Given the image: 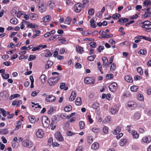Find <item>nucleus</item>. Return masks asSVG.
I'll use <instances>...</instances> for the list:
<instances>
[{"instance_id":"nucleus-1","label":"nucleus","mask_w":151,"mask_h":151,"mask_svg":"<svg viewBox=\"0 0 151 151\" xmlns=\"http://www.w3.org/2000/svg\"><path fill=\"white\" fill-rule=\"evenodd\" d=\"M60 79V76L52 77L48 80V83L49 85L52 86L55 85Z\"/></svg>"},{"instance_id":"nucleus-2","label":"nucleus","mask_w":151,"mask_h":151,"mask_svg":"<svg viewBox=\"0 0 151 151\" xmlns=\"http://www.w3.org/2000/svg\"><path fill=\"white\" fill-rule=\"evenodd\" d=\"M83 7V5L81 3H78L76 4L74 7V11L76 13L80 12Z\"/></svg>"},{"instance_id":"nucleus-3","label":"nucleus","mask_w":151,"mask_h":151,"mask_svg":"<svg viewBox=\"0 0 151 151\" xmlns=\"http://www.w3.org/2000/svg\"><path fill=\"white\" fill-rule=\"evenodd\" d=\"M95 79L93 77H88L85 78V83L86 84H94L95 83Z\"/></svg>"},{"instance_id":"nucleus-4","label":"nucleus","mask_w":151,"mask_h":151,"mask_svg":"<svg viewBox=\"0 0 151 151\" xmlns=\"http://www.w3.org/2000/svg\"><path fill=\"white\" fill-rule=\"evenodd\" d=\"M142 24H143L142 26V27L145 28L147 30L151 29V23L149 21H146L142 23Z\"/></svg>"},{"instance_id":"nucleus-5","label":"nucleus","mask_w":151,"mask_h":151,"mask_svg":"<svg viewBox=\"0 0 151 151\" xmlns=\"http://www.w3.org/2000/svg\"><path fill=\"white\" fill-rule=\"evenodd\" d=\"M22 143L23 146L28 148L32 147L33 145V143L29 140H26L23 141Z\"/></svg>"},{"instance_id":"nucleus-6","label":"nucleus","mask_w":151,"mask_h":151,"mask_svg":"<svg viewBox=\"0 0 151 151\" xmlns=\"http://www.w3.org/2000/svg\"><path fill=\"white\" fill-rule=\"evenodd\" d=\"M109 90L111 92H115L117 88V84L115 82H113L109 86Z\"/></svg>"},{"instance_id":"nucleus-7","label":"nucleus","mask_w":151,"mask_h":151,"mask_svg":"<svg viewBox=\"0 0 151 151\" xmlns=\"http://www.w3.org/2000/svg\"><path fill=\"white\" fill-rule=\"evenodd\" d=\"M102 60L103 62V66L106 68H108L109 64L107 58L105 57H103L102 58Z\"/></svg>"},{"instance_id":"nucleus-8","label":"nucleus","mask_w":151,"mask_h":151,"mask_svg":"<svg viewBox=\"0 0 151 151\" xmlns=\"http://www.w3.org/2000/svg\"><path fill=\"white\" fill-rule=\"evenodd\" d=\"M56 139L59 141H62L63 140V137H62L61 133L59 132H57L56 133L55 135Z\"/></svg>"},{"instance_id":"nucleus-9","label":"nucleus","mask_w":151,"mask_h":151,"mask_svg":"<svg viewBox=\"0 0 151 151\" xmlns=\"http://www.w3.org/2000/svg\"><path fill=\"white\" fill-rule=\"evenodd\" d=\"M118 110V107L116 106H114L111 107L110 111L112 114L114 115L117 113Z\"/></svg>"},{"instance_id":"nucleus-10","label":"nucleus","mask_w":151,"mask_h":151,"mask_svg":"<svg viewBox=\"0 0 151 151\" xmlns=\"http://www.w3.org/2000/svg\"><path fill=\"white\" fill-rule=\"evenodd\" d=\"M127 105L128 107H132V110L135 109L137 106L136 103L133 101L128 102L127 103Z\"/></svg>"},{"instance_id":"nucleus-11","label":"nucleus","mask_w":151,"mask_h":151,"mask_svg":"<svg viewBox=\"0 0 151 151\" xmlns=\"http://www.w3.org/2000/svg\"><path fill=\"white\" fill-rule=\"evenodd\" d=\"M37 136L39 138H41L44 136V134L42 130L39 129L36 133Z\"/></svg>"},{"instance_id":"nucleus-12","label":"nucleus","mask_w":151,"mask_h":151,"mask_svg":"<svg viewBox=\"0 0 151 151\" xmlns=\"http://www.w3.org/2000/svg\"><path fill=\"white\" fill-rule=\"evenodd\" d=\"M55 100V97L52 95H50L48 98H46L45 100L47 102H51L54 101Z\"/></svg>"},{"instance_id":"nucleus-13","label":"nucleus","mask_w":151,"mask_h":151,"mask_svg":"<svg viewBox=\"0 0 151 151\" xmlns=\"http://www.w3.org/2000/svg\"><path fill=\"white\" fill-rule=\"evenodd\" d=\"M56 117L55 116H53L52 118V120L51 121V123L50 124V127H52L51 129L52 130H53L55 128L56 126L55 125L54 126V127H53V126L54 123H57V122L56 121Z\"/></svg>"},{"instance_id":"nucleus-14","label":"nucleus","mask_w":151,"mask_h":151,"mask_svg":"<svg viewBox=\"0 0 151 151\" xmlns=\"http://www.w3.org/2000/svg\"><path fill=\"white\" fill-rule=\"evenodd\" d=\"M46 8L45 6H44L43 4H41L38 7V10L40 12L42 13L46 10Z\"/></svg>"},{"instance_id":"nucleus-15","label":"nucleus","mask_w":151,"mask_h":151,"mask_svg":"<svg viewBox=\"0 0 151 151\" xmlns=\"http://www.w3.org/2000/svg\"><path fill=\"white\" fill-rule=\"evenodd\" d=\"M76 96V93L75 91H73L71 94L69 98L70 101H73L74 100Z\"/></svg>"},{"instance_id":"nucleus-16","label":"nucleus","mask_w":151,"mask_h":151,"mask_svg":"<svg viewBox=\"0 0 151 151\" xmlns=\"http://www.w3.org/2000/svg\"><path fill=\"white\" fill-rule=\"evenodd\" d=\"M142 141L147 143H149L151 141V138L150 137H144L142 139Z\"/></svg>"},{"instance_id":"nucleus-17","label":"nucleus","mask_w":151,"mask_h":151,"mask_svg":"<svg viewBox=\"0 0 151 151\" xmlns=\"http://www.w3.org/2000/svg\"><path fill=\"white\" fill-rule=\"evenodd\" d=\"M65 83H61L60 86V88L62 90L63 89L64 91H66L68 90V88L67 86H65Z\"/></svg>"},{"instance_id":"nucleus-18","label":"nucleus","mask_w":151,"mask_h":151,"mask_svg":"<svg viewBox=\"0 0 151 151\" xmlns=\"http://www.w3.org/2000/svg\"><path fill=\"white\" fill-rule=\"evenodd\" d=\"M9 132L7 129H0V134H2L6 135Z\"/></svg>"},{"instance_id":"nucleus-19","label":"nucleus","mask_w":151,"mask_h":151,"mask_svg":"<svg viewBox=\"0 0 151 151\" xmlns=\"http://www.w3.org/2000/svg\"><path fill=\"white\" fill-rule=\"evenodd\" d=\"M28 118L30 123H34L36 122V118L33 116H28Z\"/></svg>"},{"instance_id":"nucleus-20","label":"nucleus","mask_w":151,"mask_h":151,"mask_svg":"<svg viewBox=\"0 0 151 151\" xmlns=\"http://www.w3.org/2000/svg\"><path fill=\"white\" fill-rule=\"evenodd\" d=\"M55 30H52L49 32L45 34L44 35V37H49L51 35L55 34Z\"/></svg>"},{"instance_id":"nucleus-21","label":"nucleus","mask_w":151,"mask_h":151,"mask_svg":"<svg viewBox=\"0 0 151 151\" xmlns=\"http://www.w3.org/2000/svg\"><path fill=\"white\" fill-rule=\"evenodd\" d=\"M95 22L94 18H92L90 21V26H92L93 25V28H95L97 26L96 24H94Z\"/></svg>"},{"instance_id":"nucleus-22","label":"nucleus","mask_w":151,"mask_h":151,"mask_svg":"<svg viewBox=\"0 0 151 151\" xmlns=\"http://www.w3.org/2000/svg\"><path fill=\"white\" fill-rule=\"evenodd\" d=\"M75 104L77 105H80L81 104V97H78L76 100Z\"/></svg>"},{"instance_id":"nucleus-23","label":"nucleus","mask_w":151,"mask_h":151,"mask_svg":"<svg viewBox=\"0 0 151 151\" xmlns=\"http://www.w3.org/2000/svg\"><path fill=\"white\" fill-rule=\"evenodd\" d=\"M53 62L50 60H48L47 62V64L45 65V69H47L49 68L53 64Z\"/></svg>"},{"instance_id":"nucleus-24","label":"nucleus","mask_w":151,"mask_h":151,"mask_svg":"<svg viewBox=\"0 0 151 151\" xmlns=\"http://www.w3.org/2000/svg\"><path fill=\"white\" fill-rule=\"evenodd\" d=\"M133 137L134 139H137L139 137V135L135 130H132V133Z\"/></svg>"},{"instance_id":"nucleus-25","label":"nucleus","mask_w":151,"mask_h":151,"mask_svg":"<svg viewBox=\"0 0 151 151\" xmlns=\"http://www.w3.org/2000/svg\"><path fill=\"white\" fill-rule=\"evenodd\" d=\"M125 80L127 82L132 83L133 82V79L132 77L129 76H126L124 78Z\"/></svg>"},{"instance_id":"nucleus-26","label":"nucleus","mask_w":151,"mask_h":151,"mask_svg":"<svg viewBox=\"0 0 151 151\" xmlns=\"http://www.w3.org/2000/svg\"><path fill=\"white\" fill-rule=\"evenodd\" d=\"M46 76L44 75H42L40 77V79L41 80V83L44 84L45 82Z\"/></svg>"},{"instance_id":"nucleus-27","label":"nucleus","mask_w":151,"mask_h":151,"mask_svg":"<svg viewBox=\"0 0 151 151\" xmlns=\"http://www.w3.org/2000/svg\"><path fill=\"white\" fill-rule=\"evenodd\" d=\"M10 22L12 24H16L18 23V21L16 18H12L10 20Z\"/></svg>"},{"instance_id":"nucleus-28","label":"nucleus","mask_w":151,"mask_h":151,"mask_svg":"<svg viewBox=\"0 0 151 151\" xmlns=\"http://www.w3.org/2000/svg\"><path fill=\"white\" fill-rule=\"evenodd\" d=\"M143 4L145 6H147L148 5L150 6L151 5V1L149 0H145Z\"/></svg>"},{"instance_id":"nucleus-29","label":"nucleus","mask_w":151,"mask_h":151,"mask_svg":"<svg viewBox=\"0 0 151 151\" xmlns=\"http://www.w3.org/2000/svg\"><path fill=\"white\" fill-rule=\"evenodd\" d=\"M99 103L96 102L94 103L92 105V107L95 109H97L99 107Z\"/></svg>"},{"instance_id":"nucleus-30","label":"nucleus","mask_w":151,"mask_h":151,"mask_svg":"<svg viewBox=\"0 0 151 151\" xmlns=\"http://www.w3.org/2000/svg\"><path fill=\"white\" fill-rule=\"evenodd\" d=\"M99 144L97 142H95L92 144L91 148L95 150L99 147Z\"/></svg>"},{"instance_id":"nucleus-31","label":"nucleus","mask_w":151,"mask_h":151,"mask_svg":"<svg viewBox=\"0 0 151 151\" xmlns=\"http://www.w3.org/2000/svg\"><path fill=\"white\" fill-rule=\"evenodd\" d=\"M50 123V122L48 119L45 122V123H43V125L45 128H47L49 126Z\"/></svg>"},{"instance_id":"nucleus-32","label":"nucleus","mask_w":151,"mask_h":151,"mask_svg":"<svg viewBox=\"0 0 151 151\" xmlns=\"http://www.w3.org/2000/svg\"><path fill=\"white\" fill-rule=\"evenodd\" d=\"M72 109V107L71 106L68 105L65 106L64 108V110L66 112H69Z\"/></svg>"},{"instance_id":"nucleus-33","label":"nucleus","mask_w":151,"mask_h":151,"mask_svg":"<svg viewBox=\"0 0 151 151\" xmlns=\"http://www.w3.org/2000/svg\"><path fill=\"white\" fill-rule=\"evenodd\" d=\"M138 88V87L137 86H133L131 87L130 90L132 91L136 92Z\"/></svg>"},{"instance_id":"nucleus-34","label":"nucleus","mask_w":151,"mask_h":151,"mask_svg":"<svg viewBox=\"0 0 151 151\" xmlns=\"http://www.w3.org/2000/svg\"><path fill=\"white\" fill-rule=\"evenodd\" d=\"M30 17L32 20H35L38 19V16L37 14H32Z\"/></svg>"},{"instance_id":"nucleus-35","label":"nucleus","mask_w":151,"mask_h":151,"mask_svg":"<svg viewBox=\"0 0 151 151\" xmlns=\"http://www.w3.org/2000/svg\"><path fill=\"white\" fill-rule=\"evenodd\" d=\"M20 96V95L18 94H15L13 95H12L9 98L10 100H12L15 98L19 97Z\"/></svg>"},{"instance_id":"nucleus-36","label":"nucleus","mask_w":151,"mask_h":151,"mask_svg":"<svg viewBox=\"0 0 151 151\" xmlns=\"http://www.w3.org/2000/svg\"><path fill=\"white\" fill-rule=\"evenodd\" d=\"M127 141V139H122L120 143V145L121 146H123L126 143Z\"/></svg>"},{"instance_id":"nucleus-37","label":"nucleus","mask_w":151,"mask_h":151,"mask_svg":"<svg viewBox=\"0 0 151 151\" xmlns=\"http://www.w3.org/2000/svg\"><path fill=\"white\" fill-rule=\"evenodd\" d=\"M59 35H55L53 36H52L50 37L48 40H53L54 39H58L59 38Z\"/></svg>"},{"instance_id":"nucleus-38","label":"nucleus","mask_w":151,"mask_h":151,"mask_svg":"<svg viewBox=\"0 0 151 151\" xmlns=\"http://www.w3.org/2000/svg\"><path fill=\"white\" fill-rule=\"evenodd\" d=\"M92 131L93 132L97 133L100 132V130L97 127H94L92 129Z\"/></svg>"},{"instance_id":"nucleus-39","label":"nucleus","mask_w":151,"mask_h":151,"mask_svg":"<svg viewBox=\"0 0 151 151\" xmlns=\"http://www.w3.org/2000/svg\"><path fill=\"white\" fill-rule=\"evenodd\" d=\"M147 51L145 50L141 49L138 52L139 54H140L141 55H146L147 54Z\"/></svg>"},{"instance_id":"nucleus-40","label":"nucleus","mask_w":151,"mask_h":151,"mask_svg":"<svg viewBox=\"0 0 151 151\" xmlns=\"http://www.w3.org/2000/svg\"><path fill=\"white\" fill-rule=\"evenodd\" d=\"M76 50L77 52H79L80 53H81L83 51V48L82 47L80 46H78L76 47Z\"/></svg>"},{"instance_id":"nucleus-41","label":"nucleus","mask_w":151,"mask_h":151,"mask_svg":"<svg viewBox=\"0 0 151 151\" xmlns=\"http://www.w3.org/2000/svg\"><path fill=\"white\" fill-rule=\"evenodd\" d=\"M80 128L81 129H83L85 127V124L82 121H81L79 122Z\"/></svg>"},{"instance_id":"nucleus-42","label":"nucleus","mask_w":151,"mask_h":151,"mask_svg":"<svg viewBox=\"0 0 151 151\" xmlns=\"http://www.w3.org/2000/svg\"><path fill=\"white\" fill-rule=\"evenodd\" d=\"M116 131H118V132H120L121 131V128L120 127H117L116 129L114 131H113V134L115 135H116Z\"/></svg>"},{"instance_id":"nucleus-43","label":"nucleus","mask_w":151,"mask_h":151,"mask_svg":"<svg viewBox=\"0 0 151 151\" xmlns=\"http://www.w3.org/2000/svg\"><path fill=\"white\" fill-rule=\"evenodd\" d=\"M2 76L4 79H7L9 77V74L2 73L1 75Z\"/></svg>"},{"instance_id":"nucleus-44","label":"nucleus","mask_w":151,"mask_h":151,"mask_svg":"<svg viewBox=\"0 0 151 151\" xmlns=\"http://www.w3.org/2000/svg\"><path fill=\"white\" fill-rule=\"evenodd\" d=\"M116 65L115 64L113 63L111 65L110 69L111 71H114L116 68Z\"/></svg>"},{"instance_id":"nucleus-45","label":"nucleus","mask_w":151,"mask_h":151,"mask_svg":"<svg viewBox=\"0 0 151 151\" xmlns=\"http://www.w3.org/2000/svg\"><path fill=\"white\" fill-rule=\"evenodd\" d=\"M43 21L44 22H47L50 20L49 16L47 15L42 18Z\"/></svg>"},{"instance_id":"nucleus-46","label":"nucleus","mask_w":151,"mask_h":151,"mask_svg":"<svg viewBox=\"0 0 151 151\" xmlns=\"http://www.w3.org/2000/svg\"><path fill=\"white\" fill-rule=\"evenodd\" d=\"M71 19L68 17H67L65 19V24H69L71 22Z\"/></svg>"},{"instance_id":"nucleus-47","label":"nucleus","mask_w":151,"mask_h":151,"mask_svg":"<svg viewBox=\"0 0 151 151\" xmlns=\"http://www.w3.org/2000/svg\"><path fill=\"white\" fill-rule=\"evenodd\" d=\"M48 119V118L46 116H44L42 117V124Z\"/></svg>"},{"instance_id":"nucleus-48","label":"nucleus","mask_w":151,"mask_h":151,"mask_svg":"<svg viewBox=\"0 0 151 151\" xmlns=\"http://www.w3.org/2000/svg\"><path fill=\"white\" fill-rule=\"evenodd\" d=\"M134 116L135 119L138 120L139 119L140 117V115L139 113H136L134 114Z\"/></svg>"},{"instance_id":"nucleus-49","label":"nucleus","mask_w":151,"mask_h":151,"mask_svg":"<svg viewBox=\"0 0 151 151\" xmlns=\"http://www.w3.org/2000/svg\"><path fill=\"white\" fill-rule=\"evenodd\" d=\"M36 59V56L31 55H29V58H28V60L29 61H31L34 60H35Z\"/></svg>"},{"instance_id":"nucleus-50","label":"nucleus","mask_w":151,"mask_h":151,"mask_svg":"<svg viewBox=\"0 0 151 151\" xmlns=\"http://www.w3.org/2000/svg\"><path fill=\"white\" fill-rule=\"evenodd\" d=\"M27 27H30L31 28H35L37 27L38 26L36 24L33 25L32 24L30 23L28 24Z\"/></svg>"},{"instance_id":"nucleus-51","label":"nucleus","mask_w":151,"mask_h":151,"mask_svg":"<svg viewBox=\"0 0 151 151\" xmlns=\"http://www.w3.org/2000/svg\"><path fill=\"white\" fill-rule=\"evenodd\" d=\"M103 132L105 134L107 133L108 132V128L106 126H104L103 128Z\"/></svg>"},{"instance_id":"nucleus-52","label":"nucleus","mask_w":151,"mask_h":151,"mask_svg":"<svg viewBox=\"0 0 151 151\" xmlns=\"http://www.w3.org/2000/svg\"><path fill=\"white\" fill-rule=\"evenodd\" d=\"M17 8L16 7L14 8L12 11V14L13 16H14L17 13V11L16 10V9Z\"/></svg>"},{"instance_id":"nucleus-53","label":"nucleus","mask_w":151,"mask_h":151,"mask_svg":"<svg viewBox=\"0 0 151 151\" xmlns=\"http://www.w3.org/2000/svg\"><path fill=\"white\" fill-rule=\"evenodd\" d=\"M88 14L90 15H91L94 14V10L93 9H91L88 11Z\"/></svg>"},{"instance_id":"nucleus-54","label":"nucleus","mask_w":151,"mask_h":151,"mask_svg":"<svg viewBox=\"0 0 151 151\" xmlns=\"http://www.w3.org/2000/svg\"><path fill=\"white\" fill-rule=\"evenodd\" d=\"M7 94V92L5 91H3L0 93V99L1 100L3 96L5 94Z\"/></svg>"},{"instance_id":"nucleus-55","label":"nucleus","mask_w":151,"mask_h":151,"mask_svg":"<svg viewBox=\"0 0 151 151\" xmlns=\"http://www.w3.org/2000/svg\"><path fill=\"white\" fill-rule=\"evenodd\" d=\"M137 99L139 101H142L143 99V96L142 94H139L137 96Z\"/></svg>"},{"instance_id":"nucleus-56","label":"nucleus","mask_w":151,"mask_h":151,"mask_svg":"<svg viewBox=\"0 0 151 151\" xmlns=\"http://www.w3.org/2000/svg\"><path fill=\"white\" fill-rule=\"evenodd\" d=\"M137 72L139 73L140 75H141L143 73V71L141 68H137Z\"/></svg>"},{"instance_id":"nucleus-57","label":"nucleus","mask_w":151,"mask_h":151,"mask_svg":"<svg viewBox=\"0 0 151 151\" xmlns=\"http://www.w3.org/2000/svg\"><path fill=\"white\" fill-rule=\"evenodd\" d=\"M120 16V15L119 14L116 13L115 14H114L113 15L112 17L113 19H116L117 18H119Z\"/></svg>"},{"instance_id":"nucleus-58","label":"nucleus","mask_w":151,"mask_h":151,"mask_svg":"<svg viewBox=\"0 0 151 151\" xmlns=\"http://www.w3.org/2000/svg\"><path fill=\"white\" fill-rule=\"evenodd\" d=\"M49 6L51 8V9H52V7L54 6L55 5V4L54 2H52L51 1H50L49 2Z\"/></svg>"},{"instance_id":"nucleus-59","label":"nucleus","mask_w":151,"mask_h":151,"mask_svg":"<svg viewBox=\"0 0 151 151\" xmlns=\"http://www.w3.org/2000/svg\"><path fill=\"white\" fill-rule=\"evenodd\" d=\"M89 45H90V46L94 48L96 47V43L95 42H91L89 43Z\"/></svg>"},{"instance_id":"nucleus-60","label":"nucleus","mask_w":151,"mask_h":151,"mask_svg":"<svg viewBox=\"0 0 151 151\" xmlns=\"http://www.w3.org/2000/svg\"><path fill=\"white\" fill-rule=\"evenodd\" d=\"M113 75L112 74H107L106 76V78H108V79H111L113 78Z\"/></svg>"},{"instance_id":"nucleus-61","label":"nucleus","mask_w":151,"mask_h":151,"mask_svg":"<svg viewBox=\"0 0 151 151\" xmlns=\"http://www.w3.org/2000/svg\"><path fill=\"white\" fill-rule=\"evenodd\" d=\"M66 134L68 136H71L74 134V133L72 132L71 131H68L67 132Z\"/></svg>"},{"instance_id":"nucleus-62","label":"nucleus","mask_w":151,"mask_h":151,"mask_svg":"<svg viewBox=\"0 0 151 151\" xmlns=\"http://www.w3.org/2000/svg\"><path fill=\"white\" fill-rule=\"evenodd\" d=\"M52 55V53L50 52H48L47 53H46L45 56L46 57H50Z\"/></svg>"},{"instance_id":"nucleus-63","label":"nucleus","mask_w":151,"mask_h":151,"mask_svg":"<svg viewBox=\"0 0 151 151\" xmlns=\"http://www.w3.org/2000/svg\"><path fill=\"white\" fill-rule=\"evenodd\" d=\"M82 35L84 36H88L89 35L90 33H89L88 31H83L82 32Z\"/></svg>"},{"instance_id":"nucleus-64","label":"nucleus","mask_w":151,"mask_h":151,"mask_svg":"<svg viewBox=\"0 0 151 151\" xmlns=\"http://www.w3.org/2000/svg\"><path fill=\"white\" fill-rule=\"evenodd\" d=\"M104 49V47L103 46H100L98 48V50L99 52H100L101 50H103Z\"/></svg>"}]
</instances>
